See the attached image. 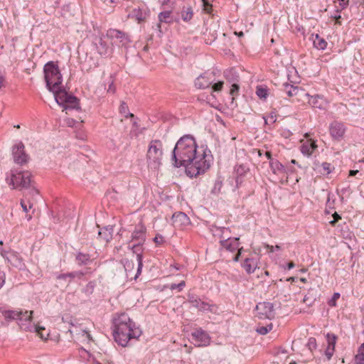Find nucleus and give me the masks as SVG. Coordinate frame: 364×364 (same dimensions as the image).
<instances>
[{
  "label": "nucleus",
  "instance_id": "nucleus-1",
  "mask_svg": "<svg viewBox=\"0 0 364 364\" xmlns=\"http://www.w3.org/2000/svg\"><path fill=\"white\" fill-rule=\"evenodd\" d=\"M210 151L201 147L198 150L194 137L191 134L184 135L176 142L171 155L174 167L184 166L187 175L191 177L204 173L210 166Z\"/></svg>",
  "mask_w": 364,
  "mask_h": 364
},
{
  "label": "nucleus",
  "instance_id": "nucleus-2",
  "mask_svg": "<svg viewBox=\"0 0 364 364\" xmlns=\"http://www.w3.org/2000/svg\"><path fill=\"white\" fill-rule=\"evenodd\" d=\"M113 336L114 341L120 346L125 347L132 338H139L141 332L136 327L129 316L126 314H121L114 321Z\"/></svg>",
  "mask_w": 364,
  "mask_h": 364
},
{
  "label": "nucleus",
  "instance_id": "nucleus-3",
  "mask_svg": "<svg viewBox=\"0 0 364 364\" xmlns=\"http://www.w3.org/2000/svg\"><path fill=\"white\" fill-rule=\"evenodd\" d=\"M44 77L46 87L50 90L58 88L62 83V75L58 65L53 61L45 64L43 68Z\"/></svg>",
  "mask_w": 364,
  "mask_h": 364
},
{
  "label": "nucleus",
  "instance_id": "nucleus-4",
  "mask_svg": "<svg viewBox=\"0 0 364 364\" xmlns=\"http://www.w3.org/2000/svg\"><path fill=\"white\" fill-rule=\"evenodd\" d=\"M133 259H124L122 264L124 267L126 278L136 280L141 274L143 267L142 255L139 252L135 253Z\"/></svg>",
  "mask_w": 364,
  "mask_h": 364
},
{
  "label": "nucleus",
  "instance_id": "nucleus-5",
  "mask_svg": "<svg viewBox=\"0 0 364 364\" xmlns=\"http://www.w3.org/2000/svg\"><path fill=\"white\" fill-rule=\"evenodd\" d=\"M163 144L161 140L154 139L149 142L146 154V160L149 166L157 168L161 164L163 157Z\"/></svg>",
  "mask_w": 364,
  "mask_h": 364
},
{
  "label": "nucleus",
  "instance_id": "nucleus-6",
  "mask_svg": "<svg viewBox=\"0 0 364 364\" xmlns=\"http://www.w3.org/2000/svg\"><path fill=\"white\" fill-rule=\"evenodd\" d=\"M33 311H25L21 310V315L18 316L17 321L21 329L25 331L36 332L39 336L43 339L48 336L41 332L45 330L43 326H41L38 324H34L32 322Z\"/></svg>",
  "mask_w": 364,
  "mask_h": 364
},
{
  "label": "nucleus",
  "instance_id": "nucleus-7",
  "mask_svg": "<svg viewBox=\"0 0 364 364\" xmlns=\"http://www.w3.org/2000/svg\"><path fill=\"white\" fill-rule=\"evenodd\" d=\"M31 177L28 171H11V176L7 177L6 181L13 188H27L31 183Z\"/></svg>",
  "mask_w": 364,
  "mask_h": 364
},
{
  "label": "nucleus",
  "instance_id": "nucleus-8",
  "mask_svg": "<svg viewBox=\"0 0 364 364\" xmlns=\"http://www.w3.org/2000/svg\"><path fill=\"white\" fill-rule=\"evenodd\" d=\"M145 233L146 228L142 224L140 223L135 227L132 235V241H136V243L132 246H129L134 253H136L140 250L141 246L145 241Z\"/></svg>",
  "mask_w": 364,
  "mask_h": 364
},
{
  "label": "nucleus",
  "instance_id": "nucleus-9",
  "mask_svg": "<svg viewBox=\"0 0 364 364\" xmlns=\"http://www.w3.org/2000/svg\"><path fill=\"white\" fill-rule=\"evenodd\" d=\"M220 245L228 251L234 252L237 250V253L233 258V260L237 262L239 259V257L241 254L242 248L239 247V237H228L227 239H223L220 241Z\"/></svg>",
  "mask_w": 364,
  "mask_h": 364
},
{
  "label": "nucleus",
  "instance_id": "nucleus-10",
  "mask_svg": "<svg viewBox=\"0 0 364 364\" xmlns=\"http://www.w3.org/2000/svg\"><path fill=\"white\" fill-rule=\"evenodd\" d=\"M257 316L261 319H272L274 317L273 304L269 302L259 303L256 306Z\"/></svg>",
  "mask_w": 364,
  "mask_h": 364
},
{
  "label": "nucleus",
  "instance_id": "nucleus-11",
  "mask_svg": "<svg viewBox=\"0 0 364 364\" xmlns=\"http://www.w3.org/2000/svg\"><path fill=\"white\" fill-rule=\"evenodd\" d=\"M192 341L196 346H207L210 344V337L205 331L200 328L192 333Z\"/></svg>",
  "mask_w": 364,
  "mask_h": 364
},
{
  "label": "nucleus",
  "instance_id": "nucleus-12",
  "mask_svg": "<svg viewBox=\"0 0 364 364\" xmlns=\"http://www.w3.org/2000/svg\"><path fill=\"white\" fill-rule=\"evenodd\" d=\"M188 301L191 304L192 306L200 311H210L213 313L216 312L217 307L215 305L205 303L193 295L188 296Z\"/></svg>",
  "mask_w": 364,
  "mask_h": 364
},
{
  "label": "nucleus",
  "instance_id": "nucleus-13",
  "mask_svg": "<svg viewBox=\"0 0 364 364\" xmlns=\"http://www.w3.org/2000/svg\"><path fill=\"white\" fill-rule=\"evenodd\" d=\"M1 255L3 257L6 258L8 262L14 267H16L19 269H23L25 267V264L22 258L16 252H7L1 250Z\"/></svg>",
  "mask_w": 364,
  "mask_h": 364
},
{
  "label": "nucleus",
  "instance_id": "nucleus-14",
  "mask_svg": "<svg viewBox=\"0 0 364 364\" xmlns=\"http://www.w3.org/2000/svg\"><path fill=\"white\" fill-rule=\"evenodd\" d=\"M214 73H204L195 80V86L198 89H205L210 87L214 81Z\"/></svg>",
  "mask_w": 364,
  "mask_h": 364
},
{
  "label": "nucleus",
  "instance_id": "nucleus-15",
  "mask_svg": "<svg viewBox=\"0 0 364 364\" xmlns=\"http://www.w3.org/2000/svg\"><path fill=\"white\" fill-rule=\"evenodd\" d=\"M106 36L111 40H118L122 46H126L130 41L127 33L117 29H109Z\"/></svg>",
  "mask_w": 364,
  "mask_h": 364
},
{
  "label": "nucleus",
  "instance_id": "nucleus-16",
  "mask_svg": "<svg viewBox=\"0 0 364 364\" xmlns=\"http://www.w3.org/2000/svg\"><path fill=\"white\" fill-rule=\"evenodd\" d=\"M13 157L15 163L18 164H23L28 160V156L24 151V145L23 143H19L18 145L13 148Z\"/></svg>",
  "mask_w": 364,
  "mask_h": 364
},
{
  "label": "nucleus",
  "instance_id": "nucleus-17",
  "mask_svg": "<svg viewBox=\"0 0 364 364\" xmlns=\"http://www.w3.org/2000/svg\"><path fill=\"white\" fill-rule=\"evenodd\" d=\"M330 134L334 139L340 140L346 132L343 124L338 122H333L330 125Z\"/></svg>",
  "mask_w": 364,
  "mask_h": 364
},
{
  "label": "nucleus",
  "instance_id": "nucleus-18",
  "mask_svg": "<svg viewBox=\"0 0 364 364\" xmlns=\"http://www.w3.org/2000/svg\"><path fill=\"white\" fill-rule=\"evenodd\" d=\"M50 91L53 92L56 102L62 107L70 96L65 90L61 89L60 85L58 88H52Z\"/></svg>",
  "mask_w": 364,
  "mask_h": 364
},
{
  "label": "nucleus",
  "instance_id": "nucleus-19",
  "mask_svg": "<svg viewBox=\"0 0 364 364\" xmlns=\"http://www.w3.org/2000/svg\"><path fill=\"white\" fill-rule=\"evenodd\" d=\"M307 96L310 97L309 99V103L311 106L319 109H325L328 102L323 96L318 95L310 96L309 94H307Z\"/></svg>",
  "mask_w": 364,
  "mask_h": 364
},
{
  "label": "nucleus",
  "instance_id": "nucleus-20",
  "mask_svg": "<svg viewBox=\"0 0 364 364\" xmlns=\"http://www.w3.org/2000/svg\"><path fill=\"white\" fill-rule=\"evenodd\" d=\"M317 148V145L315 141L311 139L306 141L301 146V151L302 154L310 156L314 151V150Z\"/></svg>",
  "mask_w": 364,
  "mask_h": 364
},
{
  "label": "nucleus",
  "instance_id": "nucleus-21",
  "mask_svg": "<svg viewBox=\"0 0 364 364\" xmlns=\"http://www.w3.org/2000/svg\"><path fill=\"white\" fill-rule=\"evenodd\" d=\"M113 227L107 226L98 232L100 238L105 243L108 242L112 238Z\"/></svg>",
  "mask_w": 364,
  "mask_h": 364
},
{
  "label": "nucleus",
  "instance_id": "nucleus-22",
  "mask_svg": "<svg viewBox=\"0 0 364 364\" xmlns=\"http://www.w3.org/2000/svg\"><path fill=\"white\" fill-rule=\"evenodd\" d=\"M159 23L157 27L161 31V23H171L173 21L171 16V11H165L160 12L158 16Z\"/></svg>",
  "mask_w": 364,
  "mask_h": 364
},
{
  "label": "nucleus",
  "instance_id": "nucleus-23",
  "mask_svg": "<svg viewBox=\"0 0 364 364\" xmlns=\"http://www.w3.org/2000/svg\"><path fill=\"white\" fill-rule=\"evenodd\" d=\"M312 40L314 46L318 50H324L327 47V42L318 34H313Z\"/></svg>",
  "mask_w": 364,
  "mask_h": 364
},
{
  "label": "nucleus",
  "instance_id": "nucleus-24",
  "mask_svg": "<svg viewBox=\"0 0 364 364\" xmlns=\"http://www.w3.org/2000/svg\"><path fill=\"white\" fill-rule=\"evenodd\" d=\"M242 267L247 274H251L256 269L257 263L252 258H246L242 264Z\"/></svg>",
  "mask_w": 364,
  "mask_h": 364
},
{
  "label": "nucleus",
  "instance_id": "nucleus-25",
  "mask_svg": "<svg viewBox=\"0 0 364 364\" xmlns=\"http://www.w3.org/2000/svg\"><path fill=\"white\" fill-rule=\"evenodd\" d=\"M63 107L65 110L74 109H78L80 107L77 98L70 95L68 100H66Z\"/></svg>",
  "mask_w": 364,
  "mask_h": 364
},
{
  "label": "nucleus",
  "instance_id": "nucleus-26",
  "mask_svg": "<svg viewBox=\"0 0 364 364\" xmlns=\"http://www.w3.org/2000/svg\"><path fill=\"white\" fill-rule=\"evenodd\" d=\"M1 314L4 317L5 320H6L7 321H11L13 320L17 321L18 316L21 315V310H4L1 311Z\"/></svg>",
  "mask_w": 364,
  "mask_h": 364
},
{
  "label": "nucleus",
  "instance_id": "nucleus-27",
  "mask_svg": "<svg viewBox=\"0 0 364 364\" xmlns=\"http://www.w3.org/2000/svg\"><path fill=\"white\" fill-rule=\"evenodd\" d=\"M193 16V11L191 6H183L181 10V18L184 21H190Z\"/></svg>",
  "mask_w": 364,
  "mask_h": 364
},
{
  "label": "nucleus",
  "instance_id": "nucleus-28",
  "mask_svg": "<svg viewBox=\"0 0 364 364\" xmlns=\"http://www.w3.org/2000/svg\"><path fill=\"white\" fill-rule=\"evenodd\" d=\"M284 91L287 94L289 97L296 95L299 91V87L294 86L288 83L284 84Z\"/></svg>",
  "mask_w": 364,
  "mask_h": 364
},
{
  "label": "nucleus",
  "instance_id": "nucleus-29",
  "mask_svg": "<svg viewBox=\"0 0 364 364\" xmlns=\"http://www.w3.org/2000/svg\"><path fill=\"white\" fill-rule=\"evenodd\" d=\"M269 164L274 173L284 171V166L277 160L271 159Z\"/></svg>",
  "mask_w": 364,
  "mask_h": 364
},
{
  "label": "nucleus",
  "instance_id": "nucleus-30",
  "mask_svg": "<svg viewBox=\"0 0 364 364\" xmlns=\"http://www.w3.org/2000/svg\"><path fill=\"white\" fill-rule=\"evenodd\" d=\"M83 276V273L81 272H73L67 274H61L57 277L58 279H66L67 278L73 279L75 277L81 278Z\"/></svg>",
  "mask_w": 364,
  "mask_h": 364
},
{
  "label": "nucleus",
  "instance_id": "nucleus-31",
  "mask_svg": "<svg viewBox=\"0 0 364 364\" xmlns=\"http://www.w3.org/2000/svg\"><path fill=\"white\" fill-rule=\"evenodd\" d=\"M225 76L226 79L230 82H238L239 76L236 74V73L233 70H227L225 72Z\"/></svg>",
  "mask_w": 364,
  "mask_h": 364
},
{
  "label": "nucleus",
  "instance_id": "nucleus-32",
  "mask_svg": "<svg viewBox=\"0 0 364 364\" xmlns=\"http://www.w3.org/2000/svg\"><path fill=\"white\" fill-rule=\"evenodd\" d=\"M76 260L80 265H82L87 264L90 260V257L88 254L79 252L76 256Z\"/></svg>",
  "mask_w": 364,
  "mask_h": 364
},
{
  "label": "nucleus",
  "instance_id": "nucleus-33",
  "mask_svg": "<svg viewBox=\"0 0 364 364\" xmlns=\"http://www.w3.org/2000/svg\"><path fill=\"white\" fill-rule=\"evenodd\" d=\"M356 364H364V343L359 348L358 353L355 356Z\"/></svg>",
  "mask_w": 364,
  "mask_h": 364
},
{
  "label": "nucleus",
  "instance_id": "nucleus-34",
  "mask_svg": "<svg viewBox=\"0 0 364 364\" xmlns=\"http://www.w3.org/2000/svg\"><path fill=\"white\" fill-rule=\"evenodd\" d=\"M173 220L174 223H176V221L179 220L182 223H188V218L187 217V215L185 213H178L174 214L173 215Z\"/></svg>",
  "mask_w": 364,
  "mask_h": 364
},
{
  "label": "nucleus",
  "instance_id": "nucleus-35",
  "mask_svg": "<svg viewBox=\"0 0 364 364\" xmlns=\"http://www.w3.org/2000/svg\"><path fill=\"white\" fill-rule=\"evenodd\" d=\"M272 329V323H269L265 326L258 327L257 328L256 331L261 335H265L268 332H269Z\"/></svg>",
  "mask_w": 364,
  "mask_h": 364
},
{
  "label": "nucleus",
  "instance_id": "nucleus-36",
  "mask_svg": "<svg viewBox=\"0 0 364 364\" xmlns=\"http://www.w3.org/2000/svg\"><path fill=\"white\" fill-rule=\"evenodd\" d=\"M256 94L260 99H265L267 96V90L258 86L257 87Z\"/></svg>",
  "mask_w": 364,
  "mask_h": 364
},
{
  "label": "nucleus",
  "instance_id": "nucleus-37",
  "mask_svg": "<svg viewBox=\"0 0 364 364\" xmlns=\"http://www.w3.org/2000/svg\"><path fill=\"white\" fill-rule=\"evenodd\" d=\"M328 346L335 349L336 336L334 334L328 333L327 336Z\"/></svg>",
  "mask_w": 364,
  "mask_h": 364
},
{
  "label": "nucleus",
  "instance_id": "nucleus-38",
  "mask_svg": "<svg viewBox=\"0 0 364 364\" xmlns=\"http://www.w3.org/2000/svg\"><path fill=\"white\" fill-rule=\"evenodd\" d=\"M266 124H274L277 121V116L274 112H271L267 117H263Z\"/></svg>",
  "mask_w": 364,
  "mask_h": 364
},
{
  "label": "nucleus",
  "instance_id": "nucleus-39",
  "mask_svg": "<svg viewBox=\"0 0 364 364\" xmlns=\"http://www.w3.org/2000/svg\"><path fill=\"white\" fill-rule=\"evenodd\" d=\"M222 186H223V183H222L221 181H220V180L215 181L211 192L213 194H218L221 191Z\"/></svg>",
  "mask_w": 364,
  "mask_h": 364
},
{
  "label": "nucleus",
  "instance_id": "nucleus-40",
  "mask_svg": "<svg viewBox=\"0 0 364 364\" xmlns=\"http://www.w3.org/2000/svg\"><path fill=\"white\" fill-rule=\"evenodd\" d=\"M97 50L100 55H106L107 53V47L102 39H100V46L97 47Z\"/></svg>",
  "mask_w": 364,
  "mask_h": 364
},
{
  "label": "nucleus",
  "instance_id": "nucleus-41",
  "mask_svg": "<svg viewBox=\"0 0 364 364\" xmlns=\"http://www.w3.org/2000/svg\"><path fill=\"white\" fill-rule=\"evenodd\" d=\"M333 198V195L328 193V196H327V200H326V206L331 209L334 208V200H335Z\"/></svg>",
  "mask_w": 364,
  "mask_h": 364
},
{
  "label": "nucleus",
  "instance_id": "nucleus-42",
  "mask_svg": "<svg viewBox=\"0 0 364 364\" xmlns=\"http://www.w3.org/2000/svg\"><path fill=\"white\" fill-rule=\"evenodd\" d=\"M340 298V294L339 293H334L331 299H330L328 301V304L331 306H336V301Z\"/></svg>",
  "mask_w": 364,
  "mask_h": 364
},
{
  "label": "nucleus",
  "instance_id": "nucleus-43",
  "mask_svg": "<svg viewBox=\"0 0 364 364\" xmlns=\"http://www.w3.org/2000/svg\"><path fill=\"white\" fill-rule=\"evenodd\" d=\"M224 82L223 81H218L212 85V90L213 92H219L222 90Z\"/></svg>",
  "mask_w": 364,
  "mask_h": 364
},
{
  "label": "nucleus",
  "instance_id": "nucleus-44",
  "mask_svg": "<svg viewBox=\"0 0 364 364\" xmlns=\"http://www.w3.org/2000/svg\"><path fill=\"white\" fill-rule=\"evenodd\" d=\"M239 90H240V86L238 84L234 82L232 83V87H231V89L230 90V94L234 97V96H236L238 94V92H239Z\"/></svg>",
  "mask_w": 364,
  "mask_h": 364
},
{
  "label": "nucleus",
  "instance_id": "nucleus-45",
  "mask_svg": "<svg viewBox=\"0 0 364 364\" xmlns=\"http://www.w3.org/2000/svg\"><path fill=\"white\" fill-rule=\"evenodd\" d=\"M28 206H27V205L25 203V202H24V200H21V208H22L23 210L25 213H28V211H29V210H30V209H31V208H32V207H33V203H31L30 202V200H28Z\"/></svg>",
  "mask_w": 364,
  "mask_h": 364
},
{
  "label": "nucleus",
  "instance_id": "nucleus-46",
  "mask_svg": "<svg viewBox=\"0 0 364 364\" xmlns=\"http://www.w3.org/2000/svg\"><path fill=\"white\" fill-rule=\"evenodd\" d=\"M185 282L184 281H181L180 283L178 284H172L170 287V289L171 290H174V289H178L179 291L182 290L183 288L185 287Z\"/></svg>",
  "mask_w": 364,
  "mask_h": 364
},
{
  "label": "nucleus",
  "instance_id": "nucleus-47",
  "mask_svg": "<svg viewBox=\"0 0 364 364\" xmlns=\"http://www.w3.org/2000/svg\"><path fill=\"white\" fill-rule=\"evenodd\" d=\"M307 346L311 350L315 349L316 348V339L314 338H310L309 339Z\"/></svg>",
  "mask_w": 364,
  "mask_h": 364
},
{
  "label": "nucleus",
  "instance_id": "nucleus-48",
  "mask_svg": "<svg viewBox=\"0 0 364 364\" xmlns=\"http://www.w3.org/2000/svg\"><path fill=\"white\" fill-rule=\"evenodd\" d=\"M202 1H203V10L205 11H206L207 13H210L212 6L209 4L208 0H202Z\"/></svg>",
  "mask_w": 364,
  "mask_h": 364
},
{
  "label": "nucleus",
  "instance_id": "nucleus-49",
  "mask_svg": "<svg viewBox=\"0 0 364 364\" xmlns=\"http://www.w3.org/2000/svg\"><path fill=\"white\" fill-rule=\"evenodd\" d=\"M264 247L269 252H273L274 250H281V247L279 245L272 246V245H269L267 244V245H265Z\"/></svg>",
  "mask_w": 364,
  "mask_h": 364
},
{
  "label": "nucleus",
  "instance_id": "nucleus-50",
  "mask_svg": "<svg viewBox=\"0 0 364 364\" xmlns=\"http://www.w3.org/2000/svg\"><path fill=\"white\" fill-rule=\"evenodd\" d=\"M334 350H335L334 348L327 346V348L325 351V354L328 360H330L331 358V357L334 353Z\"/></svg>",
  "mask_w": 364,
  "mask_h": 364
},
{
  "label": "nucleus",
  "instance_id": "nucleus-51",
  "mask_svg": "<svg viewBox=\"0 0 364 364\" xmlns=\"http://www.w3.org/2000/svg\"><path fill=\"white\" fill-rule=\"evenodd\" d=\"M321 166L323 171H326V174H328L331 172V164L329 163L324 162L322 164Z\"/></svg>",
  "mask_w": 364,
  "mask_h": 364
},
{
  "label": "nucleus",
  "instance_id": "nucleus-52",
  "mask_svg": "<svg viewBox=\"0 0 364 364\" xmlns=\"http://www.w3.org/2000/svg\"><path fill=\"white\" fill-rule=\"evenodd\" d=\"M340 1L341 10L346 9L349 3V0H338Z\"/></svg>",
  "mask_w": 364,
  "mask_h": 364
},
{
  "label": "nucleus",
  "instance_id": "nucleus-53",
  "mask_svg": "<svg viewBox=\"0 0 364 364\" xmlns=\"http://www.w3.org/2000/svg\"><path fill=\"white\" fill-rule=\"evenodd\" d=\"M333 220L330 221L331 225H334L338 220L341 219V216L336 212L333 214Z\"/></svg>",
  "mask_w": 364,
  "mask_h": 364
},
{
  "label": "nucleus",
  "instance_id": "nucleus-54",
  "mask_svg": "<svg viewBox=\"0 0 364 364\" xmlns=\"http://www.w3.org/2000/svg\"><path fill=\"white\" fill-rule=\"evenodd\" d=\"M154 241L157 244V245H160L163 242L164 240H163V237L161 235H157L154 239Z\"/></svg>",
  "mask_w": 364,
  "mask_h": 364
},
{
  "label": "nucleus",
  "instance_id": "nucleus-55",
  "mask_svg": "<svg viewBox=\"0 0 364 364\" xmlns=\"http://www.w3.org/2000/svg\"><path fill=\"white\" fill-rule=\"evenodd\" d=\"M4 282H5V274H4V272L0 271V289L2 287Z\"/></svg>",
  "mask_w": 364,
  "mask_h": 364
},
{
  "label": "nucleus",
  "instance_id": "nucleus-56",
  "mask_svg": "<svg viewBox=\"0 0 364 364\" xmlns=\"http://www.w3.org/2000/svg\"><path fill=\"white\" fill-rule=\"evenodd\" d=\"M38 193V190H36L35 188H31L28 193L26 194V196L30 195L31 196H33L34 195H36Z\"/></svg>",
  "mask_w": 364,
  "mask_h": 364
},
{
  "label": "nucleus",
  "instance_id": "nucleus-57",
  "mask_svg": "<svg viewBox=\"0 0 364 364\" xmlns=\"http://www.w3.org/2000/svg\"><path fill=\"white\" fill-rule=\"evenodd\" d=\"M107 92H110V93H114L115 92V87H114L113 85V82H112L109 85V87L107 89Z\"/></svg>",
  "mask_w": 364,
  "mask_h": 364
},
{
  "label": "nucleus",
  "instance_id": "nucleus-58",
  "mask_svg": "<svg viewBox=\"0 0 364 364\" xmlns=\"http://www.w3.org/2000/svg\"><path fill=\"white\" fill-rule=\"evenodd\" d=\"M82 333H83V336H85L86 338H87L88 340L91 339L90 335V333L87 331L83 330L82 331Z\"/></svg>",
  "mask_w": 364,
  "mask_h": 364
},
{
  "label": "nucleus",
  "instance_id": "nucleus-59",
  "mask_svg": "<svg viewBox=\"0 0 364 364\" xmlns=\"http://www.w3.org/2000/svg\"><path fill=\"white\" fill-rule=\"evenodd\" d=\"M294 266H295L294 263L293 262H290L287 264V268H288V269H291L294 268Z\"/></svg>",
  "mask_w": 364,
  "mask_h": 364
},
{
  "label": "nucleus",
  "instance_id": "nucleus-60",
  "mask_svg": "<svg viewBox=\"0 0 364 364\" xmlns=\"http://www.w3.org/2000/svg\"><path fill=\"white\" fill-rule=\"evenodd\" d=\"M358 172V170H351V171H350L349 175H350V176H355Z\"/></svg>",
  "mask_w": 364,
  "mask_h": 364
},
{
  "label": "nucleus",
  "instance_id": "nucleus-61",
  "mask_svg": "<svg viewBox=\"0 0 364 364\" xmlns=\"http://www.w3.org/2000/svg\"><path fill=\"white\" fill-rule=\"evenodd\" d=\"M127 107H125V104L123 102L121 105V112H125V109Z\"/></svg>",
  "mask_w": 364,
  "mask_h": 364
},
{
  "label": "nucleus",
  "instance_id": "nucleus-62",
  "mask_svg": "<svg viewBox=\"0 0 364 364\" xmlns=\"http://www.w3.org/2000/svg\"><path fill=\"white\" fill-rule=\"evenodd\" d=\"M26 218L27 219L28 221L31 220V218H32V215L31 214H29L28 213L26 214Z\"/></svg>",
  "mask_w": 364,
  "mask_h": 364
},
{
  "label": "nucleus",
  "instance_id": "nucleus-63",
  "mask_svg": "<svg viewBox=\"0 0 364 364\" xmlns=\"http://www.w3.org/2000/svg\"><path fill=\"white\" fill-rule=\"evenodd\" d=\"M265 155L267 157V159H269L270 160L272 159V158H271L272 155H271V153L269 151H266Z\"/></svg>",
  "mask_w": 364,
  "mask_h": 364
},
{
  "label": "nucleus",
  "instance_id": "nucleus-64",
  "mask_svg": "<svg viewBox=\"0 0 364 364\" xmlns=\"http://www.w3.org/2000/svg\"><path fill=\"white\" fill-rule=\"evenodd\" d=\"M296 279V277H289V279H287V281L294 282Z\"/></svg>",
  "mask_w": 364,
  "mask_h": 364
}]
</instances>
